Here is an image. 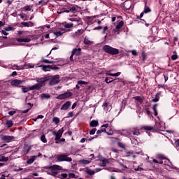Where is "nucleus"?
<instances>
[{"label": "nucleus", "mask_w": 179, "mask_h": 179, "mask_svg": "<svg viewBox=\"0 0 179 179\" xmlns=\"http://www.w3.org/2000/svg\"><path fill=\"white\" fill-rule=\"evenodd\" d=\"M47 80H48V79L46 77L36 78V82L38 83L31 86L30 89L32 90H40L43 86H45V82H47Z\"/></svg>", "instance_id": "nucleus-1"}, {"label": "nucleus", "mask_w": 179, "mask_h": 179, "mask_svg": "<svg viewBox=\"0 0 179 179\" xmlns=\"http://www.w3.org/2000/svg\"><path fill=\"white\" fill-rule=\"evenodd\" d=\"M103 50L110 55H118V54H120V50L118 49L114 48L108 45H105L103 47Z\"/></svg>", "instance_id": "nucleus-2"}, {"label": "nucleus", "mask_w": 179, "mask_h": 179, "mask_svg": "<svg viewBox=\"0 0 179 179\" xmlns=\"http://www.w3.org/2000/svg\"><path fill=\"white\" fill-rule=\"evenodd\" d=\"M103 50L110 55H118V54H120V50L118 49L114 48L108 45H105L103 47Z\"/></svg>", "instance_id": "nucleus-3"}, {"label": "nucleus", "mask_w": 179, "mask_h": 179, "mask_svg": "<svg viewBox=\"0 0 179 179\" xmlns=\"http://www.w3.org/2000/svg\"><path fill=\"white\" fill-rule=\"evenodd\" d=\"M55 157L57 159V162H72V158L66 154L56 155Z\"/></svg>", "instance_id": "nucleus-4"}, {"label": "nucleus", "mask_w": 179, "mask_h": 179, "mask_svg": "<svg viewBox=\"0 0 179 179\" xmlns=\"http://www.w3.org/2000/svg\"><path fill=\"white\" fill-rule=\"evenodd\" d=\"M71 22H74V23L70 22V23H64V26L65 29H71V27H73V26H78L79 24V18H75L72 17L70 19Z\"/></svg>", "instance_id": "nucleus-5"}, {"label": "nucleus", "mask_w": 179, "mask_h": 179, "mask_svg": "<svg viewBox=\"0 0 179 179\" xmlns=\"http://www.w3.org/2000/svg\"><path fill=\"white\" fill-rule=\"evenodd\" d=\"M73 95L72 92H64L62 94L58 95L56 99L57 100H64L65 99H68L71 97Z\"/></svg>", "instance_id": "nucleus-6"}, {"label": "nucleus", "mask_w": 179, "mask_h": 179, "mask_svg": "<svg viewBox=\"0 0 179 179\" xmlns=\"http://www.w3.org/2000/svg\"><path fill=\"white\" fill-rule=\"evenodd\" d=\"M59 83V76H55L50 80L49 85L50 86H54L55 85H58Z\"/></svg>", "instance_id": "nucleus-7"}, {"label": "nucleus", "mask_w": 179, "mask_h": 179, "mask_svg": "<svg viewBox=\"0 0 179 179\" xmlns=\"http://www.w3.org/2000/svg\"><path fill=\"white\" fill-rule=\"evenodd\" d=\"M62 134H64V129H59L57 132L53 131V135L55 136V141H59Z\"/></svg>", "instance_id": "nucleus-8"}, {"label": "nucleus", "mask_w": 179, "mask_h": 179, "mask_svg": "<svg viewBox=\"0 0 179 179\" xmlns=\"http://www.w3.org/2000/svg\"><path fill=\"white\" fill-rule=\"evenodd\" d=\"M48 169H50V170H52V173H55V174H57V173L54 171H59L62 170V166L59 165H52V166H48Z\"/></svg>", "instance_id": "nucleus-9"}, {"label": "nucleus", "mask_w": 179, "mask_h": 179, "mask_svg": "<svg viewBox=\"0 0 179 179\" xmlns=\"http://www.w3.org/2000/svg\"><path fill=\"white\" fill-rule=\"evenodd\" d=\"M23 83V81H22L21 80H13V81H11L10 85L11 86H13L15 87H20V85H22Z\"/></svg>", "instance_id": "nucleus-10"}, {"label": "nucleus", "mask_w": 179, "mask_h": 179, "mask_svg": "<svg viewBox=\"0 0 179 179\" xmlns=\"http://www.w3.org/2000/svg\"><path fill=\"white\" fill-rule=\"evenodd\" d=\"M15 139V136H1V141L9 143V142H12Z\"/></svg>", "instance_id": "nucleus-11"}, {"label": "nucleus", "mask_w": 179, "mask_h": 179, "mask_svg": "<svg viewBox=\"0 0 179 179\" xmlns=\"http://www.w3.org/2000/svg\"><path fill=\"white\" fill-rule=\"evenodd\" d=\"M69 12H71V13H75L76 12V7L73 6L71 7L69 10H64L60 12H57V13H69Z\"/></svg>", "instance_id": "nucleus-12"}, {"label": "nucleus", "mask_w": 179, "mask_h": 179, "mask_svg": "<svg viewBox=\"0 0 179 179\" xmlns=\"http://www.w3.org/2000/svg\"><path fill=\"white\" fill-rule=\"evenodd\" d=\"M71 53H72V55H76V57H79V55H82V48H79L78 49L76 48L73 49Z\"/></svg>", "instance_id": "nucleus-13"}, {"label": "nucleus", "mask_w": 179, "mask_h": 179, "mask_svg": "<svg viewBox=\"0 0 179 179\" xmlns=\"http://www.w3.org/2000/svg\"><path fill=\"white\" fill-rule=\"evenodd\" d=\"M40 156H41V153H38V156H32L30 159H29L27 161V164H33V163H34V161L36 160V159H37V157H40Z\"/></svg>", "instance_id": "nucleus-14"}, {"label": "nucleus", "mask_w": 179, "mask_h": 179, "mask_svg": "<svg viewBox=\"0 0 179 179\" xmlns=\"http://www.w3.org/2000/svg\"><path fill=\"white\" fill-rule=\"evenodd\" d=\"M71 102L70 101H66L62 106L61 107V110H66L69 107H71Z\"/></svg>", "instance_id": "nucleus-15"}, {"label": "nucleus", "mask_w": 179, "mask_h": 179, "mask_svg": "<svg viewBox=\"0 0 179 179\" xmlns=\"http://www.w3.org/2000/svg\"><path fill=\"white\" fill-rule=\"evenodd\" d=\"M83 170L86 174H88V176H94V174H96V172L90 169L89 167H86Z\"/></svg>", "instance_id": "nucleus-16"}, {"label": "nucleus", "mask_w": 179, "mask_h": 179, "mask_svg": "<svg viewBox=\"0 0 179 179\" xmlns=\"http://www.w3.org/2000/svg\"><path fill=\"white\" fill-rule=\"evenodd\" d=\"M131 6H132V3L131 1H127L123 4V8H124L126 10H129Z\"/></svg>", "instance_id": "nucleus-17"}, {"label": "nucleus", "mask_w": 179, "mask_h": 179, "mask_svg": "<svg viewBox=\"0 0 179 179\" xmlns=\"http://www.w3.org/2000/svg\"><path fill=\"white\" fill-rule=\"evenodd\" d=\"M43 67V71H44L45 72H47V71H48V69H58V67H57V66H52L51 65H48V66H41Z\"/></svg>", "instance_id": "nucleus-18"}, {"label": "nucleus", "mask_w": 179, "mask_h": 179, "mask_svg": "<svg viewBox=\"0 0 179 179\" xmlns=\"http://www.w3.org/2000/svg\"><path fill=\"white\" fill-rule=\"evenodd\" d=\"M21 24L22 26H24V27H33V26H34V24L33 22H31V21L22 22Z\"/></svg>", "instance_id": "nucleus-19"}, {"label": "nucleus", "mask_w": 179, "mask_h": 179, "mask_svg": "<svg viewBox=\"0 0 179 179\" xmlns=\"http://www.w3.org/2000/svg\"><path fill=\"white\" fill-rule=\"evenodd\" d=\"M41 99L42 100H44V99L48 100V99H51V95H50V94H42L41 95Z\"/></svg>", "instance_id": "nucleus-20"}, {"label": "nucleus", "mask_w": 179, "mask_h": 179, "mask_svg": "<svg viewBox=\"0 0 179 179\" xmlns=\"http://www.w3.org/2000/svg\"><path fill=\"white\" fill-rule=\"evenodd\" d=\"M130 132H132L133 135H136V136L141 135V132H139V129H131Z\"/></svg>", "instance_id": "nucleus-21"}, {"label": "nucleus", "mask_w": 179, "mask_h": 179, "mask_svg": "<svg viewBox=\"0 0 179 179\" xmlns=\"http://www.w3.org/2000/svg\"><path fill=\"white\" fill-rule=\"evenodd\" d=\"M133 99L136 101H138L139 104H142L143 103V99H142L141 96H134Z\"/></svg>", "instance_id": "nucleus-22"}, {"label": "nucleus", "mask_w": 179, "mask_h": 179, "mask_svg": "<svg viewBox=\"0 0 179 179\" xmlns=\"http://www.w3.org/2000/svg\"><path fill=\"white\" fill-rule=\"evenodd\" d=\"M141 129H144L145 131H153V129H155V127L152 126H143L141 127Z\"/></svg>", "instance_id": "nucleus-23"}, {"label": "nucleus", "mask_w": 179, "mask_h": 179, "mask_svg": "<svg viewBox=\"0 0 179 179\" xmlns=\"http://www.w3.org/2000/svg\"><path fill=\"white\" fill-rule=\"evenodd\" d=\"M99 126V121L97 120H92L90 123V127H94Z\"/></svg>", "instance_id": "nucleus-24"}, {"label": "nucleus", "mask_w": 179, "mask_h": 179, "mask_svg": "<svg viewBox=\"0 0 179 179\" xmlns=\"http://www.w3.org/2000/svg\"><path fill=\"white\" fill-rule=\"evenodd\" d=\"M6 125L7 128H12V127H13V121L7 120L6 122Z\"/></svg>", "instance_id": "nucleus-25"}, {"label": "nucleus", "mask_w": 179, "mask_h": 179, "mask_svg": "<svg viewBox=\"0 0 179 179\" xmlns=\"http://www.w3.org/2000/svg\"><path fill=\"white\" fill-rule=\"evenodd\" d=\"M80 163H81V164H90V163H92V159H90V160L81 159L80 161Z\"/></svg>", "instance_id": "nucleus-26"}, {"label": "nucleus", "mask_w": 179, "mask_h": 179, "mask_svg": "<svg viewBox=\"0 0 179 179\" xmlns=\"http://www.w3.org/2000/svg\"><path fill=\"white\" fill-rule=\"evenodd\" d=\"M124 26V22L123 21H120L118 22V24L116 25L115 29L117 30H120V29H121V27H122Z\"/></svg>", "instance_id": "nucleus-27"}, {"label": "nucleus", "mask_w": 179, "mask_h": 179, "mask_svg": "<svg viewBox=\"0 0 179 179\" xmlns=\"http://www.w3.org/2000/svg\"><path fill=\"white\" fill-rule=\"evenodd\" d=\"M159 94H160V92H158L155 95V98L152 99L153 103H157L159 101L160 97L159 96Z\"/></svg>", "instance_id": "nucleus-28"}, {"label": "nucleus", "mask_w": 179, "mask_h": 179, "mask_svg": "<svg viewBox=\"0 0 179 179\" xmlns=\"http://www.w3.org/2000/svg\"><path fill=\"white\" fill-rule=\"evenodd\" d=\"M8 160H9V157L0 155V162H8Z\"/></svg>", "instance_id": "nucleus-29"}, {"label": "nucleus", "mask_w": 179, "mask_h": 179, "mask_svg": "<svg viewBox=\"0 0 179 179\" xmlns=\"http://www.w3.org/2000/svg\"><path fill=\"white\" fill-rule=\"evenodd\" d=\"M152 110L154 111V113H155V116L157 117L158 113H157V104H155L152 107Z\"/></svg>", "instance_id": "nucleus-30"}, {"label": "nucleus", "mask_w": 179, "mask_h": 179, "mask_svg": "<svg viewBox=\"0 0 179 179\" xmlns=\"http://www.w3.org/2000/svg\"><path fill=\"white\" fill-rule=\"evenodd\" d=\"M31 86L29 87V88L26 87H22V90L23 92V93H27V92H29V90H31Z\"/></svg>", "instance_id": "nucleus-31"}, {"label": "nucleus", "mask_w": 179, "mask_h": 179, "mask_svg": "<svg viewBox=\"0 0 179 179\" xmlns=\"http://www.w3.org/2000/svg\"><path fill=\"white\" fill-rule=\"evenodd\" d=\"M150 12H152V10L150 9V8L145 6L144 13H149Z\"/></svg>", "instance_id": "nucleus-32"}, {"label": "nucleus", "mask_w": 179, "mask_h": 179, "mask_svg": "<svg viewBox=\"0 0 179 179\" xmlns=\"http://www.w3.org/2000/svg\"><path fill=\"white\" fill-rule=\"evenodd\" d=\"M173 55L171 56L172 61H176V59H178V55H177V52H174Z\"/></svg>", "instance_id": "nucleus-33"}, {"label": "nucleus", "mask_w": 179, "mask_h": 179, "mask_svg": "<svg viewBox=\"0 0 179 179\" xmlns=\"http://www.w3.org/2000/svg\"><path fill=\"white\" fill-rule=\"evenodd\" d=\"M41 141H42L43 143H47V138H45V135L43 134L41 136Z\"/></svg>", "instance_id": "nucleus-34"}, {"label": "nucleus", "mask_w": 179, "mask_h": 179, "mask_svg": "<svg viewBox=\"0 0 179 179\" xmlns=\"http://www.w3.org/2000/svg\"><path fill=\"white\" fill-rule=\"evenodd\" d=\"M84 44H86L87 45H90V44H92V41H90L89 39L85 38Z\"/></svg>", "instance_id": "nucleus-35"}, {"label": "nucleus", "mask_w": 179, "mask_h": 179, "mask_svg": "<svg viewBox=\"0 0 179 179\" xmlns=\"http://www.w3.org/2000/svg\"><path fill=\"white\" fill-rule=\"evenodd\" d=\"M59 176V178H68V175L66 173H61Z\"/></svg>", "instance_id": "nucleus-36"}, {"label": "nucleus", "mask_w": 179, "mask_h": 179, "mask_svg": "<svg viewBox=\"0 0 179 179\" xmlns=\"http://www.w3.org/2000/svg\"><path fill=\"white\" fill-rule=\"evenodd\" d=\"M24 10H25V12H28L31 10V7L30 6H26L24 7Z\"/></svg>", "instance_id": "nucleus-37"}, {"label": "nucleus", "mask_w": 179, "mask_h": 179, "mask_svg": "<svg viewBox=\"0 0 179 179\" xmlns=\"http://www.w3.org/2000/svg\"><path fill=\"white\" fill-rule=\"evenodd\" d=\"M52 121L56 124H59V118H58V117H53Z\"/></svg>", "instance_id": "nucleus-38"}, {"label": "nucleus", "mask_w": 179, "mask_h": 179, "mask_svg": "<svg viewBox=\"0 0 179 179\" xmlns=\"http://www.w3.org/2000/svg\"><path fill=\"white\" fill-rule=\"evenodd\" d=\"M43 62H44V64H54V61H50L48 59H43Z\"/></svg>", "instance_id": "nucleus-39"}, {"label": "nucleus", "mask_w": 179, "mask_h": 179, "mask_svg": "<svg viewBox=\"0 0 179 179\" xmlns=\"http://www.w3.org/2000/svg\"><path fill=\"white\" fill-rule=\"evenodd\" d=\"M55 36L57 37H59V36H62L63 33L61 31L54 32Z\"/></svg>", "instance_id": "nucleus-40"}, {"label": "nucleus", "mask_w": 179, "mask_h": 179, "mask_svg": "<svg viewBox=\"0 0 179 179\" xmlns=\"http://www.w3.org/2000/svg\"><path fill=\"white\" fill-rule=\"evenodd\" d=\"M103 132H106V130H103V128L101 127L100 129L96 131V134H97V135H100V134H101Z\"/></svg>", "instance_id": "nucleus-41"}, {"label": "nucleus", "mask_w": 179, "mask_h": 179, "mask_svg": "<svg viewBox=\"0 0 179 179\" xmlns=\"http://www.w3.org/2000/svg\"><path fill=\"white\" fill-rule=\"evenodd\" d=\"M141 57L143 58V62H145V61L146 60V53H145V52H143L141 54Z\"/></svg>", "instance_id": "nucleus-42"}, {"label": "nucleus", "mask_w": 179, "mask_h": 179, "mask_svg": "<svg viewBox=\"0 0 179 179\" xmlns=\"http://www.w3.org/2000/svg\"><path fill=\"white\" fill-rule=\"evenodd\" d=\"M96 131H97V129L94 128L90 131V135H94L96 134Z\"/></svg>", "instance_id": "nucleus-43"}, {"label": "nucleus", "mask_w": 179, "mask_h": 179, "mask_svg": "<svg viewBox=\"0 0 179 179\" xmlns=\"http://www.w3.org/2000/svg\"><path fill=\"white\" fill-rule=\"evenodd\" d=\"M88 83L83 80H78V85H87Z\"/></svg>", "instance_id": "nucleus-44"}, {"label": "nucleus", "mask_w": 179, "mask_h": 179, "mask_svg": "<svg viewBox=\"0 0 179 179\" xmlns=\"http://www.w3.org/2000/svg\"><path fill=\"white\" fill-rule=\"evenodd\" d=\"M120 166H121V167H122V170L125 171L127 170V169H128V167H127V166L124 165L122 163L120 162L119 163Z\"/></svg>", "instance_id": "nucleus-45"}, {"label": "nucleus", "mask_w": 179, "mask_h": 179, "mask_svg": "<svg viewBox=\"0 0 179 179\" xmlns=\"http://www.w3.org/2000/svg\"><path fill=\"white\" fill-rule=\"evenodd\" d=\"M158 159H162V160H164V159H166V157H164V155H162V154H159L157 155Z\"/></svg>", "instance_id": "nucleus-46"}, {"label": "nucleus", "mask_w": 179, "mask_h": 179, "mask_svg": "<svg viewBox=\"0 0 179 179\" xmlns=\"http://www.w3.org/2000/svg\"><path fill=\"white\" fill-rule=\"evenodd\" d=\"M132 55H134V57H136L138 55V52L135 50H133L131 51Z\"/></svg>", "instance_id": "nucleus-47"}, {"label": "nucleus", "mask_w": 179, "mask_h": 179, "mask_svg": "<svg viewBox=\"0 0 179 179\" xmlns=\"http://www.w3.org/2000/svg\"><path fill=\"white\" fill-rule=\"evenodd\" d=\"M84 32L83 29H78L76 33V34H83Z\"/></svg>", "instance_id": "nucleus-48"}, {"label": "nucleus", "mask_w": 179, "mask_h": 179, "mask_svg": "<svg viewBox=\"0 0 179 179\" xmlns=\"http://www.w3.org/2000/svg\"><path fill=\"white\" fill-rule=\"evenodd\" d=\"M31 41V39H30V38H24V43H30Z\"/></svg>", "instance_id": "nucleus-49"}, {"label": "nucleus", "mask_w": 179, "mask_h": 179, "mask_svg": "<svg viewBox=\"0 0 179 179\" xmlns=\"http://www.w3.org/2000/svg\"><path fill=\"white\" fill-rule=\"evenodd\" d=\"M105 82H106V83H111L114 82V80H108V77H106L105 79Z\"/></svg>", "instance_id": "nucleus-50"}, {"label": "nucleus", "mask_w": 179, "mask_h": 179, "mask_svg": "<svg viewBox=\"0 0 179 179\" xmlns=\"http://www.w3.org/2000/svg\"><path fill=\"white\" fill-rule=\"evenodd\" d=\"M12 29H13L12 27H6V28L4 29V30H5L6 31H12Z\"/></svg>", "instance_id": "nucleus-51"}, {"label": "nucleus", "mask_w": 179, "mask_h": 179, "mask_svg": "<svg viewBox=\"0 0 179 179\" xmlns=\"http://www.w3.org/2000/svg\"><path fill=\"white\" fill-rule=\"evenodd\" d=\"M107 163H108V161L107 159H103L102 161V164L103 166V167H105L106 164H107Z\"/></svg>", "instance_id": "nucleus-52"}, {"label": "nucleus", "mask_w": 179, "mask_h": 179, "mask_svg": "<svg viewBox=\"0 0 179 179\" xmlns=\"http://www.w3.org/2000/svg\"><path fill=\"white\" fill-rule=\"evenodd\" d=\"M69 178H75V177H76V176L75 175V173H69Z\"/></svg>", "instance_id": "nucleus-53"}, {"label": "nucleus", "mask_w": 179, "mask_h": 179, "mask_svg": "<svg viewBox=\"0 0 179 179\" xmlns=\"http://www.w3.org/2000/svg\"><path fill=\"white\" fill-rule=\"evenodd\" d=\"M9 115H15V114H16V110H13V111H10L8 112Z\"/></svg>", "instance_id": "nucleus-54"}, {"label": "nucleus", "mask_w": 179, "mask_h": 179, "mask_svg": "<svg viewBox=\"0 0 179 179\" xmlns=\"http://www.w3.org/2000/svg\"><path fill=\"white\" fill-rule=\"evenodd\" d=\"M152 162H153V163H157V164H163V162H159V161H157V159H153L152 160Z\"/></svg>", "instance_id": "nucleus-55"}, {"label": "nucleus", "mask_w": 179, "mask_h": 179, "mask_svg": "<svg viewBox=\"0 0 179 179\" xmlns=\"http://www.w3.org/2000/svg\"><path fill=\"white\" fill-rule=\"evenodd\" d=\"M17 43H24V38H17Z\"/></svg>", "instance_id": "nucleus-56"}, {"label": "nucleus", "mask_w": 179, "mask_h": 179, "mask_svg": "<svg viewBox=\"0 0 179 179\" xmlns=\"http://www.w3.org/2000/svg\"><path fill=\"white\" fill-rule=\"evenodd\" d=\"M101 29H103V27L99 26V27H95V28L94 29V30H101Z\"/></svg>", "instance_id": "nucleus-57"}, {"label": "nucleus", "mask_w": 179, "mask_h": 179, "mask_svg": "<svg viewBox=\"0 0 179 179\" xmlns=\"http://www.w3.org/2000/svg\"><path fill=\"white\" fill-rule=\"evenodd\" d=\"M29 110H30V108H28V109H27V110H22V114H26V113H27V112L29 111Z\"/></svg>", "instance_id": "nucleus-58"}, {"label": "nucleus", "mask_w": 179, "mask_h": 179, "mask_svg": "<svg viewBox=\"0 0 179 179\" xmlns=\"http://www.w3.org/2000/svg\"><path fill=\"white\" fill-rule=\"evenodd\" d=\"M2 34H3L4 36H8V34H9L8 32H6V31L2 30L1 31Z\"/></svg>", "instance_id": "nucleus-59"}, {"label": "nucleus", "mask_w": 179, "mask_h": 179, "mask_svg": "<svg viewBox=\"0 0 179 179\" xmlns=\"http://www.w3.org/2000/svg\"><path fill=\"white\" fill-rule=\"evenodd\" d=\"M120 75H121V72H117V73H113V76H120Z\"/></svg>", "instance_id": "nucleus-60"}, {"label": "nucleus", "mask_w": 179, "mask_h": 179, "mask_svg": "<svg viewBox=\"0 0 179 179\" xmlns=\"http://www.w3.org/2000/svg\"><path fill=\"white\" fill-rule=\"evenodd\" d=\"M101 128H108V124H103Z\"/></svg>", "instance_id": "nucleus-61"}, {"label": "nucleus", "mask_w": 179, "mask_h": 179, "mask_svg": "<svg viewBox=\"0 0 179 179\" xmlns=\"http://www.w3.org/2000/svg\"><path fill=\"white\" fill-rule=\"evenodd\" d=\"M108 103H107V102H105V103L103 104V108H106V107H108Z\"/></svg>", "instance_id": "nucleus-62"}, {"label": "nucleus", "mask_w": 179, "mask_h": 179, "mask_svg": "<svg viewBox=\"0 0 179 179\" xmlns=\"http://www.w3.org/2000/svg\"><path fill=\"white\" fill-rule=\"evenodd\" d=\"M76 106H77V103H74L72 105V107H71L72 110H73V109L76 107Z\"/></svg>", "instance_id": "nucleus-63"}, {"label": "nucleus", "mask_w": 179, "mask_h": 179, "mask_svg": "<svg viewBox=\"0 0 179 179\" xmlns=\"http://www.w3.org/2000/svg\"><path fill=\"white\" fill-rule=\"evenodd\" d=\"M0 179H6V178H5V175H1Z\"/></svg>", "instance_id": "nucleus-64"}]
</instances>
